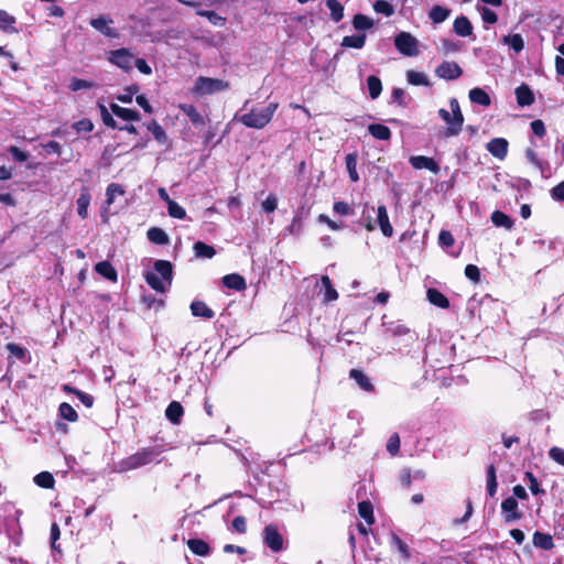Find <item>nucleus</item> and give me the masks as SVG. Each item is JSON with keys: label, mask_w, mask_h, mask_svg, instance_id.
Listing matches in <instances>:
<instances>
[{"label": "nucleus", "mask_w": 564, "mask_h": 564, "mask_svg": "<svg viewBox=\"0 0 564 564\" xmlns=\"http://www.w3.org/2000/svg\"><path fill=\"white\" fill-rule=\"evenodd\" d=\"M276 109V102H270L265 107L258 108L250 106V100H246L241 109L235 115L234 120L247 128L260 130L270 123Z\"/></svg>", "instance_id": "1"}, {"label": "nucleus", "mask_w": 564, "mask_h": 564, "mask_svg": "<svg viewBox=\"0 0 564 564\" xmlns=\"http://www.w3.org/2000/svg\"><path fill=\"white\" fill-rule=\"evenodd\" d=\"M148 285L156 292L165 293L173 281V265L167 260H156L152 271L144 274Z\"/></svg>", "instance_id": "2"}, {"label": "nucleus", "mask_w": 564, "mask_h": 564, "mask_svg": "<svg viewBox=\"0 0 564 564\" xmlns=\"http://www.w3.org/2000/svg\"><path fill=\"white\" fill-rule=\"evenodd\" d=\"M162 451L158 447H143L137 453L123 458L118 463L119 471H128L137 469L154 462H160L159 456Z\"/></svg>", "instance_id": "3"}, {"label": "nucleus", "mask_w": 564, "mask_h": 564, "mask_svg": "<svg viewBox=\"0 0 564 564\" xmlns=\"http://www.w3.org/2000/svg\"><path fill=\"white\" fill-rule=\"evenodd\" d=\"M449 108L451 111L444 108H441L438 110V116L447 124V128L444 131V135L446 138L458 135L464 124V115L460 110L459 102L456 98L449 99Z\"/></svg>", "instance_id": "4"}, {"label": "nucleus", "mask_w": 564, "mask_h": 564, "mask_svg": "<svg viewBox=\"0 0 564 564\" xmlns=\"http://www.w3.org/2000/svg\"><path fill=\"white\" fill-rule=\"evenodd\" d=\"M228 86V83L221 79L199 76L195 80L192 93L196 96H207L226 90Z\"/></svg>", "instance_id": "5"}, {"label": "nucleus", "mask_w": 564, "mask_h": 564, "mask_svg": "<svg viewBox=\"0 0 564 564\" xmlns=\"http://www.w3.org/2000/svg\"><path fill=\"white\" fill-rule=\"evenodd\" d=\"M395 48L404 56L419 55V41L408 32H400L394 37Z\"/></svg>", "instance_id": "6"}, {"label": "nucleus", "mask_w": 564, "mask_h": 564, "mask_svg": "<svg viewBox=\"0 0 564 564\" xmlns=\"http://www.w3.org/2000/svg\"><path fill=\"white\" fill-rule=\"evenodd\" d=\"M133 59L132 53L127 48H119L109 53V61L124 72L132 69Z\"/></svg>", "instance_id": "7"}, {"label": "nucleus", "mask_w": 564, "mask_h": 564, "mask_svg": "<svg viewBox=\"0 0 564 564\" xmlns=\"http://www.w3.org/2000/svg\"><path fill=\"white\" fill-rule=\"evenodd\" d=\"M462 74L463 69L456 62L444 61L435 68V75L446 80L457 79Z\"/></svg>", "instance_id": "8"}, {"label": "nucleus", "mask_w": 564, "mask_h": 564, "mask_svg": "<svg viewBox=\"0 0 564 564\" xmlns=\"http://www.w3.org/2000/svg\"><path fill=\"white\" fill-rule=\"evenodd\" d=\"M263 540L265 545L273 552H280L283 549V538L278 529L272 524L264 528Z\"/></svg>", "instance_id": "9"}, {"label": "nucleus", "mask_w": 564, "mask_h": 564, "mask_svg": "<svg viewBox=\"0 0 564 564\" xmlns=\"http://www.w3.org/2000/svg\"><path fill=\"white\" fill-rule=\"evenodd\" d=\"M501 510L507 523H511L522 517L521 512L518 511V501L514 497L506 498L501 503Z\"/></svg>", "instance_id": "10"}, {"label": "nucleus", "mask_w": 564, "mask_h": 564, "mask_svg": "<svg viewBox=\"0 0 564 564\" xmlns=\"http://www.w3.org/2000/svg\"><path fill=\"white\" fill-rule=\"evenodd\" d=\"M409 161L412 167L415 170L426 169L434 174H437L440 172V165L432 158H427L424 155H414L411 156Z\"/></svg>", "instance_id": "11"}, {"label": "nucleus", "mask_w": 564, "mask_h": 564, "mask_svg": "<svg viewBox=\"0 0 564 564\" xmlns=\"http://www.w3.org/2000/svg\"><path fill=\"white\" fill-rule=\"evenodd\" d=\"M110 23H112V20L102 15L90 21V25L101 34L108 37H116L118 33L115 29L110 28Z\"/></svg>", "instance_id": "12"}, {"label": "nucleus", "mask_w": 564, "mask_h": 564, "mask_svg": "<svg viewBox=\"0 0 564 564\" xmlns=\"http://www.w3.org/2000/svg\"><path fill=\"white\" fill-rule=\"evenodd\" d=\"M487 150L498 159H503L508 152V141L503 138H495L487 143Z\"/></svg>", "instance_id": "13"}, {"label": "nucleus", "mask_w": 564, "mask_h": 564, "mask_svg": "<svg viewBox=\"0 0 564 564\" xmlns=\"http://www.w3.org/2000/svg\"><path fill=\"white\" fill-rule=\"evenodd\" d=\"M377 224L386 237H391L393 235V228L389 220L388 210L383 205L379 206L377 209Z\"/></svg>", "instance_id": "14"}, {"label": "nucleus", "mask_w": 564, "mask_h": 564, "mask_svg": "<svg viewBox=\"0 0 564 564\" xmlns=\"http://www.w3.org/2000/svg\"><path fill=\"white\" fill-rule=\"evenodd\" d=\"M183 414L184 409L182 404L177 401H172L165 410L166 419L174 425L181 423Z\"/></svg>", "instance_id": "15"}, {"label": "nucleus", "mask_w": 564, "mask_h": 564, "mask_svg": "<svg viewBox=\"0 0 564 564\" xmlns=\"http://www.w3.org/2000/svg\"><path fill=\"white\" fill-rule=\"evenodd\" d=\"M517 102L521 107L531 106L534 102V96L530 87L525 84L516 88Z\"/></svg>", "instance_id": "16"}, {"label": "nucleus", "mask_w": 564, "mask_h": 564, "mask_svg": "<svg viewBox=\"0 0 564 564\" xmlns=\"http://www.w3.org/2000/svg\"><path fill=\"white\" fill-rule=\"evenodd\" d=\"M349 377L350 379L355 380L361 390L367 392L373 391V384L364 371L359 369H351Z\"/></svg>", "instance_id": "17"}, {"label": "nucleus", "mask_w": 564, "mask_h": 564, "mask_svg": "<svg viewBox=\"0 0 564 564\" xmlns=\"http://www.w3.org/2000/svg\"><path fill=\"white\" fill-rule=\"evenodd\" d=\"M191 312L194 316L206 319H212L215 316L214 311L202 301H193L191 304Z\"/></svg>", "instance_id": "18"}, {"label": "nucleus", "mask_w": 564, "mask_h": 564, "mask_svg": "<svg viewBox=\"0 0 564 564\" xmlns=\"http://www.w3.org/2000/svg\"><path fill=\"white\" fill-rule=\"evenodd\" d=\"M186 544L195 555L208 556L210 554V546L204 540L189 539L187 540Z\"/></svg>", "instance_id": "19"}, {"label": "nucleus", "mask_w": 564, "mask_h": 564, "mask_svg": "<svg viewBox=\"0 0 564 564\" xmlns=\"http://www.w3.org/2000/svg\"><path fill=\"white\" fill-rule=\"evenodd\" d=\"M95 270L98 274L109 281L116 282L118 274L113 265L109 261H100L96 264Z\"/></svg>", "instance_id": "20"}, {"label": "nucleus", "mask_w": 564, "mask_h": 564, "mask_svg": "<svg viewBox=\"0 0 564 564\" xmlns=\"http://www.w3.org/2000/svg\"><path fill=\"white\" fill-rule=\"evenodd\" d=\"M468 97L473 104L488 107L491 104L490 96L479 87L469 90Z\"/></svg>", "instance_id": "21"}, {"label": "nucleus", "mask_w": 564, "mask_h": 564, "mask_svg": "<svg viewBox=\"0 0 564 564\" xmlns=\"http://www.w3.org/2000/svg\"><path fill=\"white\" fill-rule=\"evenodd\" d=\"M454 32L459 36H469L473 33V25L469 20L462 15L454 21Z\"/></svg>", "instance_id": "22"}, {"label": "nucleus", "mask_w": 564, "mask_h": 564, "mask_svg": "<svg viewBox=\"0 0 564 564\" xmlns=\"http://www.w3.org/2000/svg\"><path fill=\"white\" fill-rule=\"evenodd\" d=\"M532 542L535 547L545 551L554 547L553 538L550 534L540 531L534 532Z\"/></svg>", "instance_id": "23"}, {"label": "nucleus", "mask_w": 564, "mask_h": 564, "mask_svg": "<svg viewBox=\"0 0 564 564\" xmlns=\"http://www.w3.org/2000/svg\"><path fill=\"white\" fill-rule=\"evenodd\" d=\"M223 283L226 288L236 290V291H242L246 289L245 279L237 273H231V274L225 275L223 278Z\"/></svg>", "instance_id": "24"}, {"label": "nucleus", "mask_w": 564, "mask_h": 564, "mask_svg": "<svg viewBox=\"0 0 564 564\" xmlns=\"http://www.w3.org/2000/svg\"><path fill=\"white\" fill-rule=\"evenodd\" d=\"M148 239L155 245H167L170 242L169 235L159 227H152L147 232Z\"/></svg>", "instance_id": "25"}, {"label": "nucleus", "mask_w": 564, "mask_h": 564, "mask_svg": "<svg viewBox=\"0 0 564 564\" xmlns=\"http://www.w3.org/2000/svg\"><path fill=\"white\" fill-rule=\"evenodd\" d=\"M406 80L412 86H425L430 87L431 82L424 73L410 69L406 72Z\"/></svg>", "instance_id": "26"}, {"label": "nucleus", "mask_w": 564, "mask_h": 564, "mask_svg": "<svg viewBox=\"0 0 564 564\" xmlns=\"http://www.w3.org/2000/svg\"><path fill=\"white\" fill-rule=\"evenodd\" d=\"M369 133L377 140L387 141L391 138V130L383 124L372 123L368 127Z\"/></svg>", "instance_id": "27"}, {"label": "nucleus", "mask_w": 564, "mask_h": 564, "mask_svg": "<svg viewBox=\"0 0 564 564\" xmlns=\"http://www.w3.org/2000/svg\"><path fill=\"white\" fill-rule=\"evenodd\" d=\"M357 159L358 155L356 152L348 153L345 158V164L349 174V178L354 183L359 181V175L357 173Z\"/></svg>", "instance_id": "28"}, {"label": "nucleus", "mask_w": 564, "mask_h": 564, "mask_svg": "<svg viewBox=\"0 0 564 564\" xmlns=\"http://www.w3.org/2000/svg\"><path fill=\"white\" fill-rule=\"evenodd\" d=\"M427 299L433 305L441 308H447L449 306L447 297L436 289L427 290Z\"/></svg>", "instance_id": "29"}, {"label": "nucleus", "mask_w": 564, "mask_h": 564, "mask_svg": "<svg viewBox=\"0 0 564 564\" xmlns=\"http://www.w3.org/2000/svg\"><path fill=\"white\" fill-rule=\"evenodd\" d=\"M178 108L185 113L194 124H203V116L197 111L195 106L189 104H180Z\"/></svg>", "instance_id": "30"}, {"label": "nucleus", "mask_w": 564, "mask_h": 564, "mask_svg": "<svg viewBox=\"0 0 564 564\" xmlns=\"http://www.w3.org/2000/svg\"><path fill=\"white\" fill-rule=\"evenodd\" d=\"M194 253L197 258L212 259L216 251L214 247L206 245L205 242L197 241L193 246Z\"/></svg>", "instance_id": "31"}, {"label": "nucleus", "mask_w": 564, "mask_h": 564, "mask_svg": "<svg viewBox=\"0 0 564 564\" xmlns=\"http://www.w3.org/2000/svg\"><path fill=\"white\" fill-rule=\"evenodd\" d=\"M126 193L124 188L118 183H111L106 189V204L110 206L115 203L116 198L123 196Z\"/></svg>", "instance_id": "32"}, {"label": "nucleus", "mask_w": 564, "mask_h": 564, "mask_svg": "<svg viewBox=\"0 0 564 564\" xmlns=\"http://www.w3.org/2000/svg\"><path fill=\"white\" fill-rule=\"evenodd\" d=\"M77 213L80 218L86 219L88 217V207L90 204V194L87 191L80 193L77 198Z\"/></svg>", "instance_id": "33"}, {"label": "nucleus", "mask_w": 564, "mask_h": 564, "mask_svg": "<svg viewBox=\"0 0 564 564\" xmlns=\"http://www.w3.org/2000/svg\"><path fill=\"white\" fill-rule=\"evenodd\" d=\"M491 221L497 227H503L510 230L513 227V220L500 210H496L491 214Z\"/></svg>", "instance_id": "34"}, {"label": "nucleus", "mask_w": 564, "mask_h": 564, "mask_svg": "<svg viewBox=\"0 0 564 564\" xmlns=\"http://www.w3.org/2000/svg\"><path fill=\"white\" fill-rule=\"evenodd\" d=\"M451 14V10L442 7V6H434L429 13V18L434 23H442L444 22Z\"/></svg>", "instance_id": "35"}, {"label": "nucleus", "mask_w": 564, "mask_h": 564, "mask_svg": "<svg viewBox=\"0 0 564 564\" xmlns=\"http://www.w3.org/2000/svg\"><path fill=\"white\" fill-rule=\"evenodd\" d=\"M365 43H366L365 34L347 35L343 39L341 46L360 50L365 46Z\"/></svg>", "instance_id": "36"}, {"label": "nucleus", "mask_w": 564, "mask_h": 564, "mask_svg": "<svg viewBox=\"0 0 564 564\" xmlns=\"http://www.w3.org/2000/svg\"><path fill=\"white\" fill-rule=\"evenodd\" d=\"M321 282H322V285H323V288L325 290V292H324V302L328 303V302L336 301L338 299V293L333 288L332 281H330L329 276L323 275L322 279H321Z\"/></svg>", "instance_id": "37"}, {"label": "nucleus", "mask_w": 564, "mask_h": 564, "mask_svg": "<svg viewBox=\"0 0 564 564\" xmlns=\"http://www.w3.org/2000/svg\"><path fill=\"white\" fill-rule=\"evenodd\" d=\"M367 86L371 99H377L382 91V84L379 77L371 75L367 78Z\"/></svg>", "instance_id": "38"}, {"label": "nucleus", "mask_w": 564, "mask_h": 564, "mask_svg": "<svg viewBox=\"0 0 564 564\" xmlns=\"http://www.w3.org/2000/svg\"><path fill=\"white\" fill-rule=\"evenodd\" d=\"M63 390L68 392V393H73L75 394L82 402L83 404H85V406L87 408H91L93 404H94V397L86 393V392H83L74 387H70L68 384H65L63 387Z\"/></svg>", "instance_id": "39"}, {"label": "nucleus", "mask_w": 564, "mask_h": 564, "mask_svg": "<svg viewBox=\"0 0 564 564\" xmlns=\"http://www.w3.org/2000/svg\"><path fill=\"white\" fill-rule=\"evenodd\" d=\"M358 513L366 520L367 524L370 525L375 522L373 508L369 501H361L358 503Z\"/></svg>", "instance_id": "40"}, {"label": "nucleus", "mask_w": 564, "mask_h": 564, "mask_svg": "<svg viewBox=\"0 0 564 564\" xmlns=\"http://www.w3.org/2000/svg\"><path fill=\"white\" fill-rule=\"evenodd\" d=\"M333 21L339 22L344 18V7L338 0H326Z\"/></svg>", "instance_id": "41"}, {"label": "nucleus", "mask_w": 564, "mask_h": 564, "mask_svg": "<svg viewBox=\"0 0 564 564\" xmlns=\"http://www.w3.org/2000/svg\"><path fill=\"white\" fill-rule=\"evenodd\" d=\"M372 213H375V207L369 204H365L361 213V221L368 231H373L376 229V225L371 218Z\"/></svg>", "instance_id": "42"}, {"label": "nucleus", "mask_w": 564, "mask_h": 564, "mask_svg": "<svg viewBox=\"0 0 564 564\" xmlns=\"http://www.w3.org/2000/svg\"><path fill=\"white\" fill-rule=\"evenodd\" d=\"M197 15L206 18L213 25L223 26L226 23V19L212 10H197Z\"/></svg>", "instance_id": "43"}, {"label": "nucleus", "mask_w": 564, "mask_h": 564, "mask_svg": "<svg viewBox=\"0 0 564 564\" xmlns=\"http://www.w3.org/2000/svg\"><path fill=\"white\" fill-rule=\"evenodd\" d=\"M503 43L511 47L516 53L521 52L524 47V42L520 34H511L505 36Z\"/></svg>", "instance_id": "44"}, {"label": "nucleus", "mask_w": 564, "mask_h": 564, "mask_svg": "<svg viewBox=\"0 0 564 564\" xmlns=\"http://www.w3.org/2000/svg\"><path fill=\"white\" fill-rule=\"evenodd\" d=\"M58 413L64 420L68 422H76L78 419V414L75 409L66 402L59 404Z\"/></svg>", "instance_id": "45"}, {"label": "nucleus", "mask_w": 564, "mask_h": 564, "mask_svg": "<svg viewBox=\"0 0 564 564\" xmlns=\"http://www.w3.org/2000/svg\"><path fill=\"white\" fill-rule=\"evenodd\" d=\"M34 482L39 487L50 489V488H53L55 481H54V477L51 473L42 471L34 477Z\"/></svg>", "instance_id": "46"}, {"label": "nucleus", "mask_w": 564, "mask_h": 564, "mask_svg": "<svg viewBox=\"0 0 564 564\" xmlns=\"http://www.w3.org/2000/svg\"><path fill=\"white\" fill-rule=\"evenodd\" d=\"M148 129L149 131L152 132L153 137L155 138V140L162 144H165L167 143V135L164 131V129L156 122V121H152L149 126H148Z\"/></svg>", "instance_id": "47"}, {"label": "nucleus", "mask_w": 564, "mask_h": 564, "mask_svg": "<svg viewBox=\"0 0 564 564\" xmlns=\"http://www.w3.org/2000/svg\"><path fill=\"white\" fill-rule=\"evenodd\" d=\"M352 25L356 30L364 31L371 29L373 22L370 18L364 14H356L352 20Z\"/></svg>", "instance_id": "48"}, {"label": "nucleus", "mask_w": 564, "mask_h": 564, "mask_svg": "<svg viewBox=\"0 0 564 564\" xmlns=\"http://www.w3.org/2000/svg\"><path fill=\"white\" fill-rule=\"evenodd\" d=\"M409 333V328L400 323H391L386 327L387 336H403Z\"/></svg>", "instance_id": "49"}, {"label": "nucleus", "mask_w": 564, "mask_h": 564, "mask_svg": "<svg viewBox=\"0 0 564 564\" xmlns=\"http://www.w3.org/2000/svg\"><path fill=\"white\" fill-rule=\"evenodd\" d=\"M391 540H392L393 545L401 553L402 557L404 560H409L410 558V550H409V546L406 545V543L394 533L391 535Z\"/></svg>", "instance_id": "50"}, {"label": "nucleus", "mask_w": 564, "mask_h": 564, "mask_svg": "<svg viewBox=\"0 0 564 564\" xmlns=\"http://www.w3.org/2000/svg\"><path fill=\"white\" fill-rule=\"evenodd\" d=\"M373 10L377 12V13H381L386 17H390L394 13V10H393V7L384 1V0H378L373 3Z\"/></svg>", "instance_id": "51"}, {"label": "nucleus", "mask_w": 564, "mask_h": 564, "mask_svg": "<svg viewBox=\"0 0 564 564\" xmlns=\"http://www.w3.org/2000/svg\"><path fill=\"white\" fill-rule=\"evenodd\" d=\"M167 212L171 217L177 219H183L186 216L185 209L174 200L169 202Z\"/></svg>", "instance_id": "52"}, {"label": "nucleus", "mask_w": 564, "mask_h": 564, "mask_svg": "<svg viewBox=\"0 0 564 564\" xmlns=\"http://www.w3.org/2000/svg\"><path fill=\"white\" fill-rule=\"evenodd\" d=\"M100 116L102 119V122L112 129L118 128L117 121L112 118V115L109 112L106 106L99 105Z\"/></svg>", "instance_id": "53"}, {"label": "nucleus", "mask_w": 564, "mask_h": 564, "mask_svg": "<svg viewBox=\"0 0 564 564\" xmlns=\"http://www.w3.org/2000/svg\"><path fill=\"white\" fill-rule=\"evenodd\" d=\"M94 87V83L80 79V78H73L69 84V89L73 91H78L82 89H90Z\"/></svg>", "instance_id": "54"}, {"label": "nucleus", "mask_w": 564, "mask_h": 564, "mask_svg": "<svg viewBox=\"0 0 564 564\" xmlns=\"http://www.w3.org/2000/svg\"><path fill=\"white\" fill-rule=\"evenodd\" d=\"M477 9L480 12L481 19L485 23L494 24L497 22L498 17L492 10L486 7H477Z\"/></svg>", "instance_id": "55"}, {"label": "nucleus", "mask_w": 564, "mask_h": 564, "mask_svg": "<svg viewBox=\"0 0 564 564\" xmlns=\"http://www.w3.org/2000/svg\"><path fill=\"white\" fill-rule=\"evenodd\" d=\"M118 118L126 120V121H139L140 120V113L135 110L123 108L119 111L117 115Z\"/></svg>", "instance_id": "56"}, {"label": "nucleus", "mask_w": 564, "mask_h": 564, "mask_svg": "<svg viewBox=\"0 0 564 564\" xmlns=\"http://www.w3.org/2000/svg\"><path fill=\"white\" fill-rule=\"evenodd\" d=\"M139 87L137 85L129 86L126 88L124 93L117 96V99L123 104H130L132 101V97L137 94Z\"/></svg>", "instance_id": "57"}, {"label": "nucleus", "mask_w": 564, "mask_h": 564, "mask_svg": "<svg viewBox=\"0 0 564 564\" xmlns=\"http://www.w3.org/2000/svg\"><path fill=\"white\" fill-rule=\"evenodd\" d=\"M399 449H400V437L397 433L392 434L389 440H388V443H387V451L391 454V455H397L399 453Z\"/></svg>", "instance_id": "58"}, {"label": "nucleus", "mask_w": 564, "mask_h": 564, "mask_svg": "<svg viewBox=\"0 0 564 564\" xmlns=\"http://www.w3.org/2000/svg\"><path fill=\"white\" fill-rule=\"evenodd\" d=\"M549 457L558 465L564 466V448L557 446L551 447L549 451Z\"/></svg>", "instance_id": "59"}, {"label": "nucleus", "mask_w": 564, "mask_h": 564, "mask_svg": "<svg viewBox=\"0 0 564 564\" xmlns=\"http://www.w3.org/2000/svg\"><path fill=\"white\" fill-rule=\"evenodd\" d=\"M15 23V19L10 15L8 12L0 10V28L4 30L13 29V24Z\"/></svg>", "instance_id": "60"}, {"label": "nucleus", "mask_w": 564, "mask_h": 564, "mask_svg": "<svg viewBox=\"0 0 564 564\" xmlns=\"http://www.w3.org/2000/svg\"><path fill=\"white\" fill-rule=\"evenodd\" d=\"M61 536V530H59V527L57 523H53L51 525V532H50V538H51V545H52V549L54 551H57V552H61L59 550V546L56 544L57 540L59 539Z\"/></svg>", "instance_id": "61"}, {"label": "nucleus", "mask_w": 564, "mask_h": 564, "mask_svg": "<svg viewBox=\"0 0 564 564\" xmlns=\"http://www.w3.org/2000/svg\"><path fill=\"white\" fill-rule=\"evenodd\" d=\"M333 210L341 216L351 215L354 213L352 208L345 202H336L333 206Z\"/></svg>", "instance_id": "62"}, {"label": "nucleus", "mask_w": 564, "mask_h": 564, "mask_svg": "<svg viewBox=\"0 0 564 564\" xmlns=\"http://www.w3.org/2000/svg\"><path fill=\"white\" fill-rule=\"evenodd\" d=\"M278 207V199L273 194H270L263 202L262 208L265 213H273Z\"/></svg>", "instance_id": "63"}, {"label": "nucleus", "mask_w": 564, "mask_h": 564, "mask_svg": "<svg viewBox=\"0 0 564 564\" xmlns=\"http://www.w3.org/2000/svg\"><path fill=\"white\" fill-rule=\"evenodd\" d=\"M551 197L556 202H564V181L551 189Z\"/></svg>", "instance_id": "64"}]
</instances>
